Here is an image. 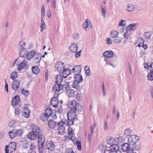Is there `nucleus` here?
<instances>
[{"instance_id": "nucleus-54", "label": "nucleus", "mask_w": 153, "mask_h": 153, "mask_svg": "<svg viewBox=\"0 0 153 153\" xmlns=\"http://www.w3.org/2000/svg\"><path fill=\"white\" fill-rule=\"evenodd\" d=\"M88 19H86L85 21V22L83 24V27L84 28H86L89 25L88 21Z\"/></svg>"}, {"instance_id": "nucleus-15", "label": "nucleus", "mask_w": 153, "mask_h": 153, "mask_svg": "<svg viewBox=\"0 0 153 153\" xmlns=\"http://www.w3.org/2000/svg\"><path fill=\"white\" fill-rule=\"evenodd\" d=\"M27 65V62L26 60H24L18 65L17 69L19 71L21 70L23 68H25Z\"/></svg>"}, {"instance_id": "nucleus-43", "label": "nucleus", "mask_w": 153, "mask_h": 153, "mask_svg": "<svg viewBox=\"0 0 153 153\" xmlns=\"http://www.w3.org/2000/svg\"><path fill=\"white\" fill-rule=\"evenodd\" d=\"M44 18L41 19V25H40V27L41 28V31L42 32L45 27H46V25L44 21L43 20Z\"/></svg>"}, {"instance_id": "nucleus-16", "label": "nucleus", "mask_w": 153, "mask_h": 153, "mask_svg": "<svg viewBox=\"0 0 153 153\" xmlns=\"http://www.w3.org/2000/svg\"><path fill=\"white\" fill-rule=\"evenodd\" d=\"M144 42L143 39L142 38H138L135 42L134 44L136 46L140 47Z\"/></svg>"}, {"instance_id": "nucleus-29", "label": "nucleus", "mask_w": 153, "mask_h": 153, "mask_svg": "<svg viewBox=\"0 0 153 153\" xmlns=\"http://www.w3.org/2000/svg\"><path fill=\"white\" fill-rule=\"evenodd\" d=\"M66 91L67 94L69 97H71L75 95V91L74 90L69 88Z\"/></svg>"}, {"instance_id": "nucleus-44", "label": "nucleus", "mask_w": 153, "mask_h": 153, "mask_svg": "<svg viewBox=\"0 0 153 153\" xmlns=\"http://www.w3.org/2000/svg\"><path fill=\"white\" fill-rule=\"evenodd\" d=\"M56 108L55 109V111L58 113H61L62 112V108L61 105H59V106H57Z\"/></svg>"}, {"instance_id": "nucleus-61", "label": "nucleus", "mask_w": 153, "mask_h": 153, "mask_svg": "<svg viewBox=\"0 0 153 153\" xmlns=\"http://www.w3.org/2000/svg\"><path fill=\"white\" fill-rule=\"evenodd\" d=\"M106 42L108 45H110L112 43V42L110 38H106Z\"/></svg>"}, {"instance_id": "nucleus-18", "label": "nucleus", "mask_w": 153, "mask_h": 153, "mask_svg": "<svg viewBox=\"0 0 153 153\" xmlns=\"http://www.w3.org/2000/svg\"><path fill=\"white\" fill-rule=\"evenodd\" d=\"M130 145V144L127 143L123 144V145L121 146H122V151L125 152L127 151L128 152V150L130 149V148H131Z\"/></svg>"}, {"instance_id": "nucleus-12", "label": "nucleus", "mask_w": 153, "mask_h": 153, "mask_svg": "<svg viewBox=\"0 0 153 153\" xmlns=\"http://www.w3.org/2000/svg\"><path fill=\"white\" fill-rule=\"evenodd\" d=\"M64 63L62 61L57 62L55 64V67L58 71L61 72V71L65 68V66H64Z\"/></svg>"}, {"instance_id": "nucleus-5", "label": "nucleus", "mask_w": 153, "mask_h": 153, "mask_svg": "<svg viewBox=\"0 0 153 153\" xmlns=\"http://www.w3.org/2000/svg\"><path fill=\"white\" fill-rule=\"evenodd\" d=\"M64 124L66 125L65 121L64 122L62 120L57 124V125L58 127V133L60 134H63L65 131V127L64 126Z\"/></svg>"}, {"instance_id": "nucleus-45", "label": "nucleus", "mask_w": 153, "mask_h": 153, "mask_svg": "<svg viewBox=\"0 0 153 153\" xmlns=\"http://www.w3.org/2000/svg\"><path fill=\"white\" fill-rule=\"evenodd\" d=\"M21 93L22 94L24 95L25 97H27L30 94V91L29 90H24L23 88L22 89Z\"/></svg>"}, {"instance_id": "nucleus-20", "label": "nucleus", "mask_w": 153, "mask_h": 153, "mask_svg": "<svg viewBox=\"0 0 153 153\" xmlns=\"http://www.w3.org/2000/svg\"><path fill=\"white\" fill-rule=\"evenodd\" d=\"M82 69L81 66L80 65H76L72 68V72L75 74L76 73H79L81 72Z\"/></svg>"}, {"instance_id": "nucleus-55", "label": "nucleus", "mask_w": 153, "mask_h": 153, "mask_svg": "<svg viewBox=\"0 0 153 153\" xmlns=\"http://www.w3.org/2000/svg\"><path fill=\"white\" fill-rule=\"evenodd\" d=\"M22 132V130L19 129L17 130V131H16V135L19 136H20Z\"/></svg>"}, {"instance_id": "nucleus-9", "label": "nucleus", "mask_w": 153, "mask_h": 153, "mask_svg": "<svg viewBox=\"0 0 153 153\" xmlns=\"http://www.w3.org/2000/svg\"><path fill=\"white\" fill-rule=\"evenodd\" d=\"M45 148L46 149H48L49 152H52L55 149L54 144L53 142L51 141H48L46 144Z\"/></svg>"}, {"instance_id": "nucleus-30", "label": "nucleus", "mask_w": 153, "mask_h": 153, "mask_svg": "<svg viewBox=\"0 0 153 153\" xmlns=\"http://www.w3.org/2000/svg\"><path fill=\"white\" fill-rule=\"evenodd\" d=\"M74 132V130L71 128H68V138L71 140L73 138V133Z\"/></svg>"}, {"instance_id": "nucleus-42", "label": "nucleus", "mask_w": 153, "mask_h": 153, "mask_svg": "<svg viewBox=\"0 0 153 153\" xmlns=\"http://www.w3.org/2000/svg\"><path fill=\"white\" fill-rule=\"evenodd\" d=\"M147 77L148 79L151 81L153 80V71H150Z\"/></svg>"}, {"instance_id": "nucleus-63", "label": "nucleus", "mask_w": 153, "mask_h": 153, "mask_svg": "<svg viewBox=\"0 0 153 153\" xmlns=\"http://www.w3.org/2000/svg\"><path fill=\"white\" fill-rule=\"evenodd\" d=\"M79 34L78 33H75L73 35V37L74 39H77L79 38Z\"/></svg>"}, {"instance_id": "nucleus-60", "label": "nucleus", "mask_w": 153, "mask_h": 153, "mask_svg": "<svg viewBox=\"0 0 153 153\" xmlns=\"http://www.w3.org/2000/svg\"><path fill=\"white\" fill-rule=\"evenodd\" d=\"M76 97L77 99L78 100H80L82 99V96L80 94H77Z\"/></svg>"}, {"instance_id": "nucleus-56", "label": "nucleus", "mask_w": 153, "mask_h": 153, "mask_svg": "<svg viewBox=\"0 0 153 153\" xmlns=\"http://www.w3.org/2000/svg\"><path fill=\"white\" fill-rule=\"evenodd\" d=\"M125 23L126 22L124 20H122L120 22L119 26L124 27L125 26Z\"/></svg>"}, {"instance_id": "nucleus-52", "label": "nucleus", "mask_w": 153, "mask_h": 153, "mask_svg": "<svg viewBox=\"0 0 153 153\" xmlns=\"http://www.w3.org/2000/svg\"><path fill=\"white\" fill-rule=\"evenodd\" d=\"M36 146L34 144L32 143L30 145L29 150L30 151H34V150L36 149Z\"/></svg>"}, {"instance_id": "nucleus-53", "label": "nucleus", "mask_w": 153, "mask_h": 153, "mask_svg": "<svg viewBox=\"0 0 153 153\" xmlns=\"http://www.w3.org/2000/svg\"><path fill=\"white\" fill-rule=\"evenodd\" d=\"M25 45V43L23 41H20L19 44V45L20 47V49L24 48V47Z\"/></svg>"}, {"instance_id": "nucleus-51", "label": "nucleus", "mask_w": 153, "mask_h": 153, "mask_svg": "<svg viewBox=\"0 0 153 153\" xmlns=\"http://www.w3.org/2000/svg\"><path fill=\"white\" fill-rule=\"evenodd\" d=\"M76 144L77 146L78 149L79 151H81L82 149H81V142L79 140H77L76 142Z\"/></svg>"}, {"instance_id": "nucleus-26", "label": "nucleus", "mask_w": 153, "mask_h": 153, "mask_svg": "<svg viewBox=\"0 0 153 153\" xmlns=\"http://www.w3.org/2000/svg\"><path fill=\"white\" fill-rule=\"evenodd\" d=\"M61 86L62 88V89H65L66 91L70 88L69 82H67L64 81L63 83Z\"/></svg>"}, {"instance_id": "nucleus-58", "label": "nucleus", "mask_w": 153, "mask_h": 153, "mask_svg": "<svg viewBox=\"0 0 153 153\" xmlns=\"http://www.w3.org/2000/svg\"><path fill=\"white\" fill-rule=\"evenodd\" d=\"M22 115L26 118H27L29 117L30 115V113L22 111Z\"/></svg>"}, {"instance_id": "nucleus-64", "label": "nucleus", "mask_w": 153, "mask_h": 153, "mask_svg": "<svg viewBox=\"0 0 153 153\" xmlns=\"http://www.w3.org/2000/svg\"><path fill=\"white\" fill-rule=\"evenodd\" d=\"M44 143H38V147L39 149V148H44Z\"/></svg>"}, {"instance_id": "nucleus-47", "label": "nucleus", "mask_w": 153, "mask_h": 153, "mask_svg": "<svg viewBox=\"0 0 153 153\" xmlns=\"http://www.w3.org/2000/svg\"><path fill=\"white\" fill-rule=\"evenodd\" d=\"M118 35L117 32L115 31H113L111 32L110 37L111 38H115Z\"/></svg>"}, {"instance_id": "nucleus-32", "label": "nucleus", "mask_w": 153, "mask_h": 153, "mask_svg": "<svg viewBox=\"0 0 153 153\" xmlns=\"http://www.w3.org/2000/svg\"><path fill=\"white\" fill-rule=\"evenodd\" d=\"M27 53V49L25 48H23L22 50L20 51V55L21 57H24L26 56Z\"/></svg>"}, {"instance_id": "nucleus-33", "label": "nucleus", "mask_w": 153, "mask_h": 153, "mask_svg": "<svg viewBox=\"0 0 153 153\" xmlns=\"http://www.w3.org/2000/svg\"><path fill=\"white\" fill-rule=\"evenodd\" d=\"M38 143H45V138L44 136L41 134V133L38 137Z\"/></svg>"}, {"instance_id": "nucleus-36", "label": "nucleus", "mask_w": 153, "mask_h": 153, "mask_svg": "<svg viewBox=\"0 0 153 153\" xmlns=\"http://www.w3.org/2000/svg\"><path fill=\"white\" fill-rule=\"evenodd\" d=\"M80 82L79 81H74L72 85L73 87L75 88L76 90H78L80 88V85L79 83Z\"/></svg>"}, {"instance_id": "nucleus-23", "label": "nucleus", "mask_w": 153, "mask_h": 153, "mask_svg": "<svg viewBox=\"0 0 153 153\" xmlns=\"http://www.w3.org/2000/svg\"><path fill=\"white\" fill-rule=\"evenodd\" d=\"M113 51L111 50L106 51L103 53L104 56L108 58H110L113 56Z\"/></svg>"}, {"instance_id": "nucleus-57", "label": "nucleus", "mask_w": 153, "mask_h": 153, "mask_svg": "<svg viewBox=\"0 0 153 153\" xmlns=\"http://www.w3.org/2000/svg\"><path fill=\"white\" fill-rule=\"evenodd\" d=\"M144 36L146 39H148L151 37V34L149 33H146Z\"/></svg>"}, {"instance_id": "nucleus-37", "label": "nucleus", "mask_w": 153, "mask_h": 153, "mask_svg": "<svg viewBox=\"0 0 153 153\" xmlns=\"http://www.w3.org/2000/svg\"><path fill=\"white\" fill-rule=\"evenodd\" d=\"M32 70L33 74L37 75L39 72V69L37 66H33L32 68Z\"/></svg>"}, {"instance_id": "nucleus-21", "label": "nucleus", "mask_w": 153, "mask_h": 153, "mask_svg": "<svg viewBox=\"0 0 153 153\" xmlns=\"http://www.w3.org/2000/svg\"><path fill=\"white\" fill-rule=\"evenodd\" d=\"M36 52L33 51H32L27 52L26 55V58L27 60H30L32 58H33L34 55L36 54Z\"/></svg>"}, {"instance_id": "nucleus-19", "label": "nucleus", "mask_w": 153, "mask_h": 153, "mask_svg": "<svg viewBox=\"0 0 153 153\" xmlns=\"http://www.w3.org/2000/svg\"><path fill=\"white\" fill-rule=\"evenodd\" d=\"M62 76L65 78H66L71 73V70L68 69H64L61 72Z\"/></svg>"}, {"instance_id": "nucleus-13", "label": "nucleus", "mask_w": 153, "mask_h": 153, "mask_svg": "<svg viewBox=\"0 0 153 153\" xmlns=\"http://www.w3.org/2000/svg\"><path fill=\"white\" fill-rule=\"evenodd\" d=\"M116 145L118 146V147L119 146H121L125 143V139L124 137L122 136H119L116 139Z\"/></svg>"}, {"instance_id": "nucleus-59", "label": "nucleus", "mask_w": 153, "mask_h": 153, "mask_svg": "<svg viewBox=\"0 0 153 153\" xmlns=\"http://www.w3.org/2000/svg\"><path fill=\"white\" fill-rule=\"evenodd\" d=\"M108 129V123L107 121H105L104 122V129L105 131H106Z\"/></svg>"}, {"instance_id": "nucleus-3", "label": "nucleus", "mask_w": 153, "mask_h": 153, "mask_svg": "<svg viewBox=\"0 0 153 153\" xmlns=\"http://www.w3.org/2000/svg\"><path fill=\"white\" fill-rule=\"evenodd\" d=\"M32 131L28 134V137L31 140H33L37 137L41 133L39 128L36 125L32 126Z\"/></svg>"}, {"instance_id": "nucleus-1", "label": "nucleus", "mask_w": 153, "mask_h": 153, "mask_svg": "<svg viewBox=\"0 0 153 153\" xmlns=\"http://www.w3.org/2000/svg\"><path fill=\"white\" fill-rule=\"evenodd\" d=\"M76 111L72 110H69L67 113V119L65 120L66 125L69 126L72 125L74 123V121L77 120V117Z\"/></svg>"}, {"instance_id": "nucleus-25", "label": "nucleus", "mask_w": 153, "mask_h": 153, "mask_svg": "<svg viewBox=\"0 0 153 153\" xmlns=\"http://www.w3.org/2000/svg\"><path fill=\"white\" fill-rule=\"evenodd\" d=\"M49 127L51 128H54L56 126V123L54 120H49L48 122Z\"/></svg>"}, {"instance_id": "nucleus-6", "label": "nucleus", "mask_w": 153, "mask_h": 153, "mask_svg": "<svg viewBox=\"0 0 153 153\" xmlns=\"http://www.w3.org/2000/svg\"><path fill=\"white\" fill-rule=\"evenodd\" d=\"M140 139L139 137L135 135L130 136L128 138V142L131 145H135Z\"/></svg>"}, {"instance_id": "nucleus-41", "label": "nucleus", "mask_w": 153, "mask_h": 153, "mask_svg": "<svg viewBox=\"0 0 153 153\" xmlns=\"http://www.w3.org/2000/svg\"><path fill=\"white\" fill-rule=\"evenodd\" d=\"M132 147H131V149L129 150H131L132 151L134 150H139L140 149V146L139 145H134Z\"/></svg>"}, {"instance_id": "nucleus-39", "label": "nucleus", "mask_w": 153, "mask_h": 153, "mask_svg": "<svg viewBox=\"0 0 153 153\" xmlns=\"http://www.w3.org/2000/svg\"><path fill=\"white\" fill-rule=\"evenodd\" d=\"M46 115L45 114H42L40 116V119L44 122H47L48 121V118L49 117Z\"/></svg>"}, {"instance_id": "nucleus-17", "label": "nucleus", "mask_w": 153, "mask_h": 153, "mask_svg": "<svg viewBox=\"0 0 153 153\" xmlns=\"http://www.w3.org/2000/svg\"><path fill=\"white\" fill-rule=\"evenodd\" d=\"M107 141L109 144L111 145L114 144L116 145L115 144L116 142V139L112 137H108L107 138Z\"/></svg>"}, {"instance_id": "nucleus-14", "label": "nucleus", "mask_w": 153, "mask_h": 153, "mask_svg": "<svg viewBox=\"0 0 153 153\" xmlns=\"http://www.w3.org/2000/svg\"><path fill=\"white\" fill-rule=\"evenodd\" d=\"M20 101V98L18 95H16L13 97L11 101V105L13 106L16 105Z\"/></svg>"}, {"instance_id": "nucleus-11", "label": "nucleus", "mask_w": 153, "mask_h": 153, "mask_svg": "<svg viewBox=\"0 0 153 153\" xmlns=\"http://www.w3.org/2000/svg\"><path fill=\"white\" fill-rule=\"evenodd\" d=\"M41 58V54L38 52H36V54L34 55L33 58V62L35 63H38L40 62Z\"/></svg>"}, {"instance_id": "nucleus-62", "label": "nucleus", "mask_w": 153, "mask_h": 153, "mask_svg": "<svg viewBox=\"0 0 153 153\" xmlns=\"http://www.w3.org/2000/svg\"><path fill=\"white\" fill-rule=\"evenodd\" d=\"M81 53V51H80L77 53H76L75 55V57L76 58H79L80 56Z\"/></svg>"}, {"instance_id": "nucleus-2", "label": "nucleus", "mask_w": 153, "mask_h": 153, "mask_svg": "<svg viewBox=\"0 0 153 153\" xmlns=\"http://www.w3.org/2000/svg\"><path fill=\"white\" fill-rule=\"evenodd\" d=\"M68 107L71 109L70 110L76 111L78 113H80L83 110L82 105L75 100L69 101L68 104Z\"/></svg>"}, {"instance_id": "nucleus-27", "label": "nucleus", "mask_w": 153, "mask_h": 153, "mask_svg": "<svg viewBox=\"0 0 153 153\" xmlns=\"http://www.w3.org/2000/svg\"><path fill=\"white\" fill-rule=\"evenodd\" d=\"M11 152L15 151L16 149V143L14 142H12L10 143L9 145Z\"/></svg>"}, {"instance_id": "nucleus-28", "label": "nucleus", "mask_w": 153, "mask_h": 153, "mask_svg": "<svg viewBox=\"0 0 153 153\" xmlns=\"http://www.w3.org/2000/svg\"><path fill=\"white\" fill-rule=\"evenodd\" d=\"M74 76L75 79L74 81H79L80 82H81L82 81L83 78L81 74H76Z\"/></svg>"}, {"instance_id": "nucleus-50", "label": "nucleus", "mask_w": 153, "mask_h": 153, "mask_svg": "<svg viewBox=\"0 0 153 153\" xmlns=\"http://www.w3.org/2000/svg\"><path fill=\"white\" fill-rule=\"evenodd\" d=\"M122 39L121 37H119L117 36L116 37H115L114 39V41L115 42L117 43H119L121 42Z\"/></svg>"}, {"instance_id": "nucleus-10", "label": "nucleus", "mask_w": 153, "mask_h": 153, "mask_svg": "<svg viewBox=\"0 0 153 153\" xmlns=\"http://www.w3.org/2000/svg\"><path fill=\"white\" fill-rule=\"evenodd\" d=\"M62 89L61 84L56 83L53 86L52 88V90L55 91L54 94H56L59 96V91Z\"/></svg>"}, {"instance_id": "nucleus-48", "label": "nucleus", "mask_w": 153, "mask_h": 153, "mask_svg": "<svg viewBox=\"0 0 153 153\" xmlns=\"http://www.w3.org/2000/svg\"><path fill=\"white\" fill-rule=\"evenodd\" d=\"M45 15V12L44 5H42L41 7V19L44 18V16Z\"/></svg>"}, {"instance_id": "nucleus-22", "label": "nucleus", "mask_w": 153, "mask_h": 153, "mask_svg": "<svg viewBox=\"0 0 153 153\" xmlns=\"http://www.w3.org/2000/svg\"><path fill=\"white\" fill-rule=\"evenodd\" d=\"M69 49L72 52L76 53L77 50L78 46L74 43H72Z\"/></svg>"}, {"instance_id": "nucleus-46", "label": "nucleus", "mask_w": 153, "mask_h": 153, "mask_svg": "<svg viewBox=\"0 0 153 153\" xmlns=\"http://www.w3.org/2000/svg\"><path fill=\"white\" fill-rule=\"evenodd\" d=\"M131 131L129 128H127L124 131V134L123 135L125 137L130 135L131 134Z\"/></svg>"}, {"instance_id": "nucleus-49", "label": "nucleus", "mask_w": 153, "mask_h": 153, "mask_svg": "<svg viewBox=\"0 0 153 153\" xmlns=\"http://www.w3.org/2000/svg\"><path fill=\"white\" fill-rule=\"evenodd\" d=\"M101 7L102 9V16L105 17L106 16V11L105 7H103L102 5H101Z\"/></svg>"}, {"instance_id": "nucleus-38", "label": "nucleus", "mask_w": 153, "mask_h": 153, "mask_svg": "<svg viewBox=\"0 0 153 153\" xmlns=\"http://www.w3.org/2000/svg\"><path fill=\"white\" fill-rule=\"evenodd\" d=\"M18 76V73L17 72L14 71L12 72L10 75V78L13 80H14L17 78Z\"/></svg>"}, {"instance_id": "nucleus-24", "label": "nucleus", "mask_w": 153, "mask_h": 153, "mask_svg": "<svg viewBox=\"0 0 153 153\" xmlns=\"http://www.w3.org/2000/svg\"><path fill=\"white\" fill-rule=\"evenodd\" d=\"M137 25V24L134 23L129 25L127 27L129 31H134L137 27L138 25Z\"/></svg>"}, {"instance_id": "nucleus-40", "label": "nucleus", "mask_w": 153, "mask_h": 153, "mask_svg": "<svg viewBox=\"0 0 153 153\" xmlns=\"http://www.w3.org/2000/svg\"><path fill=\"white\" fill-rule=\"evenodd\" d=\"M134 6L131 4H128L127 10L129 12H131L134 11Z\"/></svg>"}, {"instance_id": "nucleus-4", "label": "nucleus", "mask_w": 153, "mask_h": 153, "mask_svg": "<svg viewBox=\"0 0 153 153\" xmlns=\"http://www.w3.org/2000/svg\"><path fill=\"white\" fill-rule=\"evenodd\" d=\"M122 153L121 152L118 150V146L115 144L110 146L109 149H106L104 153Z\"/></svg>"}, {"instance_id": "nucleus-34", "label": "nucleus", "mask_w": 153, "mask_h": 153, "mask_svg": "<svg viewBox=\"0 0 153 153\" xmlns=\"http://www.w3.org/2000/svg\"><path fill=\"white\" fill-rule=\"evenodd\" d=\"M52 109L49 108H47L45 110V114L48 116L49 117L51 116L52 114Z\"/></svg>"}, {"instance_id": "nucleus-35", "label": "nucleus", "mask_w": 153, "mask_h": 153, "mask_svg": "<svg viewBox=\"0 0 153 153\" xmlns=\"http://www.w3.org/2000/svg\"><path fill=\"white\" fill-rule=\"evenodd\" d=\"M9 136L11 138H14L16 135V131L14 130H10L9 132Z\"/></svg>"}, {"instance_id": "nucleus-31", "label": "nucleus", "mask_w": 153, "mask_h": 153, "mask_svg": "<svg viewBox=\"0 0 153 153\" xmlns=\"http://www.w3.org/2000/svg\"><path fill=\"white\" fill-rule=\"evenodd\" d=\"M62 81L63 77L61 75L59 74L56 76V83H58V84H61V83L62 82Z\"/></svg>"}, {"instance_id": "nucleus-7", "label": "nucleus", "mask_w": 153, "mask_h": 153, "mask_svg": "<svg viewBox=\"0 0 153 153\" xmlns=\"http://www.w3.org/2000/svg\"><path fill=\"white\" fill-rule=\"evenodd\" d=\"M59 97L58 94H56L54 97L51 100V105L54 108L56 107L58 104V100L57 97Z\"/></svg>"}, {"instance_id": "nucleus-8", "label": "nucleus", "mask_w": 153, "mask_h": 153, "mask_svg": "<svg viewBox=\"0 0 153 153\" xmlns=\"http://www.w3.org/2000/svg\"><path fill=\"white\" fill-rule=\"evenodd\" d=\"M20 84V81L16 79L14 80L11 85V88L13 90L16 91L19 88Z\"/></svg>"}]
</instances>
